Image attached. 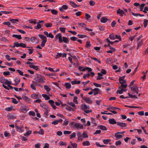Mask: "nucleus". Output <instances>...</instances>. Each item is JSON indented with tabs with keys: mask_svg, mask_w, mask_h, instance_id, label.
<instances>
[{
	"mask_svg": "<svg viewBox=\"0 0 148 148\" xmlns=\"http://www.w3.org/2000/svg\"><path fill=\"white\" fill-rule=\"evenodd\" d=\"M3 74L5 76H6L8 75H10V72L9 71H5L3 72Z\"/></svg>",
	"mask_w": 148,
	"mask_h": 148,
	"instance_id": "57",
	"label": "nucleus"
},
{
	"mask_svg": "<svg viewBox=\"0 0 148 148\" xmlns=\"http://www.w3.org/2000/svg\"><path fill=\"white\" fill-rule=\"evenodd\" d=\"M117 14H121V16H122L123 14L126 15L125 14V12L123 10H121L120 9H118V10H117Z\"/></svg>",
	"mask_w": 148,
	"mask_h": 148,
	"instance_id": "8",
	"label": "nucleus"
},
{
	"mask_svg": "<svg viewBox=\"0 0 148 148\" xmlns=\"http://www.w3.org/2000/svg\"><path fill=\"white\" fill-rule=\"evenodd\" d=\"M60 30L62 33H64L65 32L66 28L64 27H60L59 28Z\"/></svg>",
	"mask_w": 148,
	"mask_h": 148,
	"instance_id": "33",
	"label": "nucleus"
},
{
	"mask_svg": "<svg viewBox=\"0 0 148 148\" xmlns=\"http://www.w3.org/2000/svg\"><path fill=\"white\" fill-rule=\"evenodd\" d=\"M85 15L86 16L85 19L87 20H88L89 18L91 17L87 13L85 14Z\"/></svg>",
	"mask_w": 148,
	"mask_h": 148,
	"instance_id": "51",
	"label": "nucleus"
},
{
	"mask_svg": "<svg viewBox=\"0 0 148 148\" xmlns=\"http://www.w3.org/2000/svg\"><path fill=\"white\" fill-rule=\"evenodd\" d=\"M114 136L116 137V139L117 140L119 139L120 138H121L122 137V136L121 135H117L116 134H115Z\"/></svg>",
	"mask_w": 148,
	"mask_h": 148,
	"instance_id": "31",
	"label": "nucleus"
},
{
	"mask_svg": "<svg viewBox=\"0 0 148 148\" xmlns=\"http://www.w3.org/2000/svg\"><path fill=\"white\" fill-rule=\"evenodd\" d=\"M77 36L79 38H84L87 37V35L84 34H78L77 35Z\"/></svg>",
	"mask_w": 148,
	"mask_h": 148,
	"instance_id": "24",
	"label": "nucleus"
},
{
	"mask_svg": "<svg viewBox=\"0 0 148 148\" xmlns=\"http://www.w3.org/2000/svg\"><path fill=\"white\" fill-rule=\"evenodd\" d=\"M65 108L67 110L69 111H71L72 110L73 111H74V110L73 108H72L71 107L69 106H67V107H65Z\"/></svg>",
	"mask_w": 148,
	"mask_h": 148,
	"instance_id": "28",
	"label": "nucleus"
},
{
	"mask_svg": "<svg viewBox=\"0 0 148 148\" xmlns=\"http://www.w3.org/2000/svg\"><path fill=\"white\" fill-rule=\"evenodd\" d=\"M78 24L80 26H81L82 27H83L85 29H86V25H85L84 23H78Z\"/></svg>",
	"mask_w": 148,
	"mask_h": 148,
	"instance_id": "45",
	"label": "nucleus"
},
{
	"mask_svg": "<svg viewBox=\"0 0 148 148\" xmlns=\"http://www.w3.org/2000/svg\"><path fill=\"white\" fill-rule=\"evenodd\" d=\"M38 36L41 39H43V40H47L46 37L42 34H38Z\"/></svg>",
	"mask_w": 148,
	"mask_h": 148,
	"instance_id": "18",
	"label": "nucleus"
},
{
	"mask_svg": "<svg viewBox=\"0 0 148 148\" xmlns=\"http://www.w3.org/2000/svg\"><path fill=\"white\" fill-rule=\"evenodd\" d=\"M4 84L7 85V86H9L10 84H13L10 81H9L8 79H6V81L4 82Z\"/></svg>",
	"mask_w": 148,
	"mask_h": 148,
	"instance_id": "21",
	"label": "nucleus"
},
{
	"mask_svg": "<svg viewBox=\"0 0 148 148\" xmlns=\"http://www.w3.org/2000/svg\"><path fill=\"white\" fill-rule=\"evenodd\" d=\"M62 42L63 41L64 43H66L68 42V38L65 37H63L62 39Z\"/></svg>",
	"mask_w": 148,
	"mask_h": 148,
	"instance_id": "23",
	"label": "nucleus"
},
{
	"mask_svg": "<svg viewBox=\"0 0 148 148\" xmlns=\"http://www.w3.org/2000/svg\"><path fill=\"white\" fill-rule=\"evenodd\" d=\"M70 136H71L70 138L71 139L75 138L76 137V133L74 132L72 134L70 135Z\"/></svg>",
	"mask_w": 148,
	"mask_h": 148,
	"instance_id": "54",
	"label": "nucleus"
},
{
	"mask_svg": "<svg viewBox=\"0 0 148 148\" xmlns=\"http://www.w3.org/2000/svg\"><path fill=\"white\" fill-rule=\"evenodd\" d=\"M12 108H13V106H11L10 107L6 108L5 110L6 111H11L12 109Z\"/></svg>",
	"mask_w": 148,
	"mask_h": 148,
	"instance_id": "52",
	"label": "nucleus"
},
{
	"mask_svg": "<svg viewBox=\"0 0 148 148\" xmlns=\"http://www.w3.org/2000/svg\"><path fill=\"white\" fill-rule=\"evenodd\" d=\"M78 98L77 96H75L74 97V98L73 99V101L74 102H75L76 104H77L78 103V101L77 100Z\"/></svg>",
	"mask_w": 148,
	"mask_h": 148,
	"instance_id": "47",
	"label": "nucleus"
},
{
	"mask_svg": "<svg viewBox=\"0 0 148 148\" xmlns=\"http://www.w3.org/2000/svg\"><path fill=\"white\" fill-rule=\"evenodd\" d=\"M125 76V75H124L122 77H120L119 79V81H123V80H125L124 79V78Z\"/></svg>",
	"mask_w": 148,
	"mask_h": 148,
	"instance_id": "50",
	"label": "nucleus"
},
{
	"mask_svg": "<svg viewBox=\"0 0 148 148\" xmlns=\"http://www.w3.org/2000/svg\"><path fill=\"white\" fill-rule=\"evenodd\" d=\"M119 83L121 84V87L123 88H126L127 86V81L126 80H123L122 81H119Z\"/></svg>",
	"mask_w": 148,
	"mask_h": 148,
	"instance_id": "1",
	"label": "nucleus"
},
{
	"mask_svg": "<svg viewBox=\"0 0 148 148\" xmlns=\"http://www.w3.org/2000/svg\"><path fill=\"white\" fill-rule=\"evenodd\" d=\"M20 47L23 48L27 47L29 48L30 47H26V45L23 43H20Z\"/></svg>",
	"mask_w": 148,
	"mask_h": 148,
	"instance_id": "34",
	"label": "nucleus"
},
{
	"mask_svg": "<svg viewBox=\"0 0 148 148\" xmlns=\"http://www.w3.org/2000/svg\"><path fill=\"white\" fill-rule=\"evenodd\" d=\"M147 11H148V7H145L144 9L143 10V12L145 13L146 14L147 13Z\"/></svg>",
	"mask_w": 148,
	"mask_h": 148,
	"instance_id": "60",
	"label": "nucleus"
},
{
	"mask_svg": "<svg viewBox=\"0 0 148 148\" xmlns=\"http://www.w3.org/2000/svg\"><path fill=\"white\" fill-rule=\"evenodd\" d=\"M82 144L84 146H89L90 145V143L88 141L86 140V141L83 143Z\"/></svg>",
	"mask_w": 148,
	"mask_h": 148,
	"instance_id": "19",
	"label": "nucleus"
},
{
	"mask_svg": "<svg viewBox=\"0 0 148 148\" xmlns=\"http://www.w3.org/2000/svg\"><path fill=\"white\" fill-rule=\"evenodd\" d=\"M21 79L19 78H16L14 79V81H15V83L18 84V83L20 82V81Z\"/></svg>",
	"mask_w": 148,
	"mask_h": 148,
	"instance_id": "44",
	"label": "nucleus"
},
{
	"mask_svg": "<svg viewBox=\"0 0 148 148\" xmlns=\"http://www.w3.org/2000/svg\"><path fill=\"white\" fill-rule=\"evenodd\" d=\"M109 38L111 40H114L115 39L114 36L113 34H110L109 35Z\"/></svg>",
	"mask_w": 148,
	"mask_h": 148,
	"instance_id": "49",
	"label": "nucleus"
},
{
	"mask_svg": "<svg viewBox=\"0 0 148 148\" xmlns=\"http://www.w3.org/2000/svg\"><path fill=\"white\" fill-rule=\"evenodd\" d=\"M42 96L43 97L45 98V99L46 100H47L50 99V97L46 94H43L42 95Z\"/></svg>",
	"mask_w": 148,
	"mask_h": 148,
	"instance_id": "17",
	"label": "nucleus"
},
{
	"mask_svg": "<svg viewBox=\"0 0 148 148\" xmlns=\"http://www.w3.org/2000/svg\"><path fill=\"white\" fill-rule=\"evenodd\" d=\"M104 47H109V48L111 50H113L114 52L116 51V49L114 47H112L110 44H108L107 45L105 44L104 45Z\"/></svg>",
	"mask_w": 148,
	"mask_h": 148,
	"instance_id": "11",
	"label": "nucleus"
},
{
	"mask_svg": "<svg viewBox=\"0 0 148 148\" xmlns=\"http://www.w3.org/2000/svg\"><path fill=\"white\" fill-rule=\"evenodd\" d=\"M80 108L83 111L86 109H89L90 107L89 106H87L85 104H82L81 105Z\"/></svg>",
	"mask_w": 148,
	"mask_h": 148,
	"instance_id": "4",
	"label": "nucleus"
},
{
	"mask_svg": "<svg viewBox=\"0 0 148 148\" xmlns=\"http://www.w3.org/2000/svg\"><path fill=\"white\" fill-rule=\"evenodd\" d=\"M52 13L53 14L56 15L58 13V11L55 9L51 10Z\"/></svg>",
	"mask_w": 148,
	"mask_h": 148,
	"instance_id": "29",
	"label": "nucleus"
},
{
	"mask_svg": "<svg viewBox=\"0 0 148 148\" xmlns=\"http://www.w3.org/2000/svg\"><path fill=\"white\" fill-rule=\"evenodd\" d=\"M8 117V118H9L10 119H14L16 118V116H14L13 115L10 114H9V115Z\"/></svg>",
	"mask_w": 148,
	"mask_h": 148,
	"instance_id": "22",
	"label": "nucleus"
},
{
	"mask_svg": "<svg viewBox=\"0 0 148 148\" xmlns=\"http://www.w3.org/2000/svg\"><path fill=\"white\" fill-rule=\"evenodd\" d=\"M1 40L2 41H4L5 42L9 41V40L7 39L5 37H3L1 38Z\"/></svg>",
	"mask_w": 148,
	"mask_h": 148,
	"instance_id": "64",
	"label": "nucleus"
},
{
	"mask_svg": "<svg viewBox=\"0 0 148 148\" xmlns=\"http://www.w3.org/2000/svg\"><path fill=\"white\" fill-rule=\"evenodd\" d=\"M44 88L47 92H49L51 90V89L47 85H45L44 86Z\"/></svg>",
	"mask_w": 148,
	"mask_h": 148,
	"instance_id": "32",
	"label": "nucleus"
},
{
	"mask_svg": "<svg viewBox=\"0 0 148 148\" xmlns=\"http://www.w3.org/2000/svg\"><path fill=\"white\" fill-rule=\"evenodd\" d=\"M86 47L87 48H88L89 47H90L91 46V44L90 42L89 41H87L86 42V44L85 45Z\"/></svg>",
	"mask_w": 148,
	"mask_h": 148,
	"instance_id": "36",
	"label": "nucleus"
},
{
	"mask_svg": "<svg viewBox=\"0 0 148 148\" xmlns=\"http://www.w3.org/2000/svg\"><path fill=\"white\" fill-rule=\"evenodd\" d=\"M47 42V40H42L41 44V46L42 47H43L45 46L46 43Z\"/></svg>",
	"mask_w": 148,
	"mask_h": 148,
	"instance_id": "25",
	"label": "nucleus"
},
{
	"mask_svg": "<svg viewBox=\"0 0 148 148\" xmlns=\"http://www.w3.org/2000/svg\"><path fill=\"white\" fill-rule=\"evenodd\" d=\"M99 127V129L103 130H107V129L106 127L104 126L100 125Z\"/></svg>",
	"mask_w": 148,
	"mask_h": 148,
	"instance_id": "14",
	"label": "nucleus"
},
{
	"mask_svg": "<svg viewBox=\"0 0 148 148\" xmlns=\"http://www.w3.org/2000/svg\"><path fill=\"white\" fill-rule=\"evenodd\" d=\"M145 5V3H143V4H141L140 5H139L140 8V11H142L143 12V8Z\"/></svg>",
	"mask_w": 148,
	"mask_h": 148,
	"instance_id": "26",
	"label": "nucleus"
},
{
	"mask_svg": "<svg viewBox=\"0 0 148 148\" xmlns=\"http://www.w3.org/2000/svg\"><path fill=\"white\" fill-rule=\"evenodd\" d=\"M40 106L43 108L45 109H46V110H48L49 107L47 105L45 104L44 103H41L40 104Z\"/></svg>",
	"mask_w": 148,
	"mask_h": 148,
	"instance_id": "9",
	"label": "nucleus"
},
{
	"mask_svg": "<svg viewBox=\"0 0 148 148\" xmlns=\"http://www.w3.org/2000/svg\"><path fill=\"white\" fill-rule=\"evenodd\" d=\"M80 123H76L75 124V126H73V127H75L77 128V129L79 128L80 127Z\"/></svg>",
	"mask_w": 148,
	"mask_h": 148,
	"instance_id": "43",
	"label": "nucleus"
},
{
	"mask_svg": "<svg viewBox=\"0 0 148 148\" xmlns=\"http://www.w3.org/2000/svg\"><path fill=\"white\" fill-rule=\"evenodd\" d=\"M86 70H88V73H89L90 72H91L92 71V69L91 68L89 67H86L85 68H84L83 69H82L83 71H85Z\"/></svg>",
	"mask_w": 148,
	"mask_h": 148,
	"instance_id": "15",
	"label": "nucleus"
},
{
	"mask_svg": "<svg viewBox=\"0 0 148 148\" xmlns=\"http://www.w3.org/2000/svg\"><path fill=\"white\" fill-rule=\"evenodd\" d=\"M23 108H20L21 111L24 113H26L27 111L29 110V108L26 106H25L23 107Z\"/></svg>",
	"mask_w": 148,
	"mask_h": 148,
	"instance_id": "6",
	"label": "nucleus"
},
{
	"mask_svg": "<svg viewBox=\"0 0 148 148\" xmlns=\"http://www.w3.org/2000/svg\"><path fill=\"white\" fill-rule=\"evenodd\" d=\"M143 44V41L141 40L138 43L137 47V49H138L140 48V46L142 45Z\"/></svg>",
	"mask_w": 148,
	"mask_h": 148,
	"instance_id": "39",
	"label": "nucleus"
},
{
	"mask_svg": "<svg viewBox=\"0 0 148 148\" xmlns=\"http://www.w3.org/2000/svg\"><path fill=\"white\" fill-rule=\"evenodd\" d=\"M108 21H110V19L107 18L106 17H103L101 18V22L102 23H105Z\"/></svg>",
	"mask_w": 148,
	"mask_h": 148,
	"instance_id": "12",
	"label": "nucleus"
},
{
	"mask_svg": "<svg viewBox=\"0 0 148 148\" xmlns=\"http://www.w3.org/2000/svg\"><path fill=\"white\" fill-rule=\"evenodd\" d=\"M69 2L70 4L71 5L73 8H75L76 5L75 3L74 2L71 1H69Z\"/></svg>",
	"mask_w": 148,
	"mask_h": 148,
	"instance_id": "40",
	"label": "nucleus"
},
{
	"mask_svg": "<svg viewBox=\"0 0 148 148\" xmlns=\"http://www.w3.org/2000/svg\"><path fill=\"white\" fill-rule=\"evenodd\" d=\"M68 104L70 106L73 107H76V106L75 104L73 103V102H69L68 103Z\"/></svg>",
	"mask_w": 148,
	"mask_h": 148,
	"instance_id": "61",
	"label": "nucleus"
},
{
	"mask_svg": "<svg viewBox=\"0 0 148 148\" xmlns=\"http://www.w3.org/2000/svg\"><path fill=\"white\" fill-rule=\"evenodd\" d=\"M32 132V131L31 130H29L27 132L24 134V135L25 136H28L30 134H31V133Z\"/></svg>",
	"mask_w": 148,
	"mask_h": 148,
	"instance_id": "46",
	"label": "nucleus"
},
{
	"mask_svg": "<svg viewBox=\"0 0 148 148\" xmlns=\"http://www.w3.org/2000/svg\"><path fill=\"white\" fill-rule=\"evenodd\" d=\"M70 39L71 40L74 41L77 40L78 38L75 37L73 36L70 38Z\"/></svg>",
	"mask_w": 148,
	"mask_h": 148,
	"instance_id": "58",
	"label": "nucleus"
},
{
	"mask_svg": "<svg viewBox=\"0 0 148 148\" xmlns=\"http://www.w3.org/2000/svg\"><path fill=\"white\" fill-rule=\"evenodd\" d=\"M99 88H95L94 89H92V90L93 91V92H95L97 93V94H98L99 93Z\"/></svg>",
	"mask_w": 148,
	"mask_h": 148,
	"instance_id": "30",
	"label": "nucleus"
},
{
	"mask_svg": "<svg viewBox=\"0 0 148 148\" xmlns=\"http://www.w3.org/2000/svg\"><path fill=\"white\" fill-rule=\"evenodd\" d=\"M55 38L56 39H58L60 43L62 42V34L60 33L57 34L55 36Z\"/></svg>",
	"mask_w": 148,
	"mask_h": 148,
	"instance_id": "2",
	"label": "nucleus"
},
{
	"mask_svg": "<svg viewBox=\"0 0 148 148\" xmlns=\"http://www.w3.org/2000/svg\"><path fill=\"white\" fill-rule=\"evenodd\" d=\"M16 71L21 76H23L24 75L23 72L21 71L19 69H17L16 70Z\"/></svg>",
	"mask_w": 148,
	"mask_h": 148,
	"instance_id": "62",
	"label": "nucleus"
},
{
	"mask_svg": "<svg viewBox=\"0 0 148 148\" xmlns=\"http://www.w3.org/2000/svg\"><path fill=\"white\" fill-rule=\"evenodd\" d=\"M17 30L19 32H20L21 33L23 34H25L26 33V32L25 31H24L23 30H21L20 29H17Z\"/></svg>",
	"mask_w": 148,
	"mask_h": 148,
	"instance_id": "63",
	"label": "nucleus"
},
{
	"mask_svg": "<svg viewBox=\"0 0 148 148\" xmlns=\"http://www.w3.org/2000/svg\"><path fill=\"white\" fill-rule=\"evenodd\" d=\"M65 85L66 89H70L71 87V85L70 83H65Z\"/></svg>",
	"mask_w": 148,
	"mask_h": 148,
	"instance_id": "16",
	"label": "nucleus"
},
{
	"mask_svg": "<svg viewBox=\"0 0 148 148\" xmlns=\"http://www.w3.org/2000/svg\"><path fill=\"white\" fill-rule=\"evenodd\" d=\"M117 125L121 127H125L127 126V124L125 123L118 122H117Z\"/></svg>",
	"mask_w": 148,
	"mask_h": 148,
	"instance_id": "5",
	"label": "nucleus"
},
{
	"mask_svg": "<svg viewBox=\"0 0 148 148\" xmlns=\"http://www.w3.org/2000/svg\"><path fill=\"white\" fill-rule=\"evenodd\" d=\"M148 22V20L145 19L144 20L143 24L145 27H146L147 26V23Z\"/></svg>",
	"mask_w": 148,
	"mask_h": 148,
	"instance_id": "37",
	"label": "nucleus"
},
{
	"mask_svg": "<svg viewBox=\"0 0 148 148\" xmlns=\"http://www.w3.org/2000/svg\"><path fill=\"white\" fill-rule=\"evenodd\" d=\"M37 26H35V27L36 29H40V28L41 27V25L39 23H37Z\"/></svg>",
	"mask_w": 148,
	"mask_h": 148,
	"instance_id": "41",
	"label": "nucleus"
},
{
	"mask_svg": "<svg viewBox=\"0 0 148 148\" xmlns=\"http://www.w3.org/2000/svg\"><path fill=\"white\" fill-rule=\"evenodd\" d=\"M15 127L17 131H18L19 132H23L24 130L22 129V128L20 127L19 126L16 125H15Z\"/></svg>",
	"mask_w": 148,
	"mask_h": 148,
	"instance_id": "10",
	"label": "nucleus"
},
{
	"mask_svg": "<svg viewBox=\"0 0 148 148\" xmlns=\"http://www.w3.org/2000/svg\"><path fill=\"white\" fill-rule=\"evenodd\" d=\"M36 81L38 82L41 83H44L45 82L44 80L42 78L37 79L36 80Z\"/></svg>",
	"mask_w": 148,
	"mask_h": 148,
	"instance_id": "27",
	"label": "nucleus"
},
{
	"mask_svg": "<svg viewBox=\"0 0 148 148\" xmlns=\"http://www.w3.org/2000/svg\"><path fill=\"white\" fill-rule=\"evenodd\" d=\"M52 23H49L47 24H45V25L47 27H52Z\"/></svg>",
	"mask_w": 148,
	"mask_h": 148,
	"instance_id": "59",
	"label": "nucleus"
},
{
	"mask_svg": "<svg viewBox=\"0 0 148 148\" xmlns=\"http://www.w3.org/2000/svg\"><path fill=\"white\" fill-rule=\"evenodd\" d=\"M29 114L31 116H34L35 115V112L33 111H30L29 112Z\"/></svg>",
	"mask_w": 148,
	"mask_h": 148,
	"instance_id": "53",
	"label": "nucleus"
},
{
	"mask_svg": "<svg viewBox=\"0 0 148 148\" xmlns=\"http://www.w3.org/2000/svg\"><path fill=\"white\" fill-rule=\"evenodd\" d=\"M12 37L13 38H16L18 40H20L22 38L21 36L19 35L13 34L12 35Z\"/></svg>",
	"mask_w": 148,
	"mask_h": 148,
	"instance_id": "13",
	"label": "nucleus"
},
{
	"mask_svg": "<svg viewBox=\"0 0 148 148\" xmlns=\"http://www.w3.org/2000/svg\"><path fill=\"white\" fill-rule=\"evenodd\" d=\"M84 100L87 103L89 104H91L92 103V101L91 99V98L89 97H86L84 99Z\"/></svg>",
	"mask_w": 148,
	"mask_h": 148,
	"instance_id": "3",
	"label": "nucleus"
},
{
	"mask_svg": "<svg viewBox=\"0 0 148 148\" xmlns=\"http://www.w3.org/2000/svg\"><path fill=\"white\" fill-rule=\"evenodd\" d=\"M11 99H13V100L12 101V103L15 104H17L18 103V102L15 98H12Z\"/></svg>",
	"mask_w": 148,
	"mask_h": 148,
	"instance_id": "55",
	"label": "nucleus"
},
{
	"mask_svg": "<svg viewBox=\"0 0 148 148\" xmlns=\"http://www.w3.org/2000/svg\"><path fill=\"white\" fill-rule=\"evenodd\" d=\"M44 130L42 129H40L39 131L38 132V133L39 134L43 135L44 134Z\"/></svg>",
	"mask_w": 148,
	"mask_h": 148,
	"instance_id": "38",
	"label": "nucleus"
},
{
	"mask_svg": "<svg viewBox=\"0 0 148 148\" xmlns=\"http://www.w3.org/2000/svg\"><path fill=\"white\" fill-rule=\"evenodd\" d=\"M9 20L13 24L15 23L16 22H18L19 21L17 19H12L10 20Z\"/></svg>",
	"mask_w": 148,
	"mask_h": 148,
	"instance_id": "35",
	"label": "nucleus"
},
{
	"mask_svg": "<svg viewBox=\"0 0 148 148\" xmlns=\"http://www.w3.org/2000/svg\"><path fill=\"white\" fill-rule=\"evenodd\" d=\"M109 123L111 124H114L116 123L117 124V123L114 118L110 119L108 120Z\"/></svg>",
	"mask_w": 148,
	"mask_h": 148,
	"instance_id": "7",
	"label": "nucleus"
},
{
	"mask_svg": "<svg viewBox=\"0 0 148 148\" xmlns=\"http://www.w3.org/2000/svg\"><path fill=\"white\" fill-rule=\"evenodd\" d=\"M22 98L23 99L29 101L30 99V98L25 95H23Z\"/></svg>",
	"mask_w": 148,
	"mask_h": 148,
	"instance_id": "42",
	"label": "nucleus"
},
{
	"mask_svg": "<svg viewBox=\"0 0 148 148\" xmlns=\"http://www.w3.org/2000/svg\"><path fill=\"white\" fill-rule=\"evenodd\" d=\"M111 141V140L110 139H104L103 140V142L104 144L107 145Z\"/></svg>",
	"mask_w": 148,
	"mask_h": 148,
	"instance_id": "20",
	"label": "nucleus"
},
{
	"mask_svg": "<svg viewBox=\"0 0 148 148\" xmlns=\"http://www.w3.org/2000/svg\"><path fill=\"white\" fill-rule=\"evenodd\" d=\"M89 3L90 5L93 6L95 5V3L94 1L92 0H90V1Z\"/></svg>",
	"mask_w": 148,
	"mask_h": 148,
	"instance_id": "56",
	"label": "nucleus"
},
{
	"mask_svg": "<svg viewBox=\"0 0 148 148\" xmlns=\"http://www.w3.org/2000/svg\"><path fill=\"white\" fill-rule=\"evenodd\" d=\"M6 79L4 78L3 77H1V79L0 80V82L1 83H4L5 82H4V81H6Z\"/></svg>",
	"mask_w": 148,
	"mask_h": 148,
	"instance_id": "48",
	"label": "nucleus"
}]
</instances>
